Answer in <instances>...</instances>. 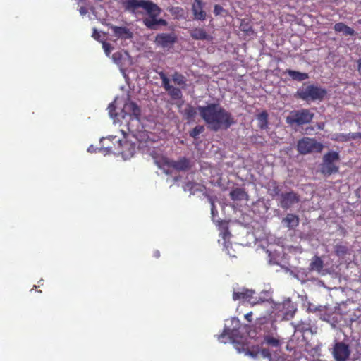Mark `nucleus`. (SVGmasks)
I'll list each match as a JSON object with an SVG mask.
<instances>
[{
  "instance_id": "nucleus-1",
  "label": "nucleus",
  "mask_w": 361,
  "mask_h": 361,
  "mask_svg": "<svg viewBox=\"0 0 361 361\" xmlns=\"http://www.w3.org/2000/svg\"><path fill=\"white\" fill-rule=\"evenodd\" d=\"M197 110L208 128L214 132L221 129L227 130L236 123L231 113L218 103L198 106L197 109L192 106L188 105L185 109L184 114L188 119H191L197 114Z\"/></svg>"
},
{
  "instance_id": "nucleus-2",
  "label": "nucleus",
  "mask_w": 361,
  "mask_h": 361,
  "mask_svg": "<svg viewBox=\"0 0 361 361\" xmlns=\"http://www.w3.org/2000/svg\"><path fill=\"white\" fill-rule=\"evenodd\" d=\"M314 116V113L308 109L293 110L286 116V122L290 126L296 128L310 123Z\"/></svg>"
},
{
  "instance_id": "nucleus-3",
  "label": "nucleus",
  "mask_w": 361,
  "mask_h": 361,
  "mask_svg": "<svg viewBox=\"0 0 361 361\" xmlns=\"http://www.w3.org/2000/svg\"><path fill=\"white\" fill-rule=\"evenodd\" d=\"M326 94L325 89L317 85H308L305 87L298 89L295 94V97L305 101H322Z\"/></svg>"
},
{
  "instance_id": "nucleus-4",
  "label": "nucleus",
  "mask_w": 361,
  "mask_h": 361,
  "mask_svg": "<svg viewBox=\"0 0 361 361\" xmlns=\"http://www.w3.org/2000/svg\"><path fill=\"white\" fill-rule=\"evenodd\" d=\"M340 160L338 152L330 151L326 153L322 158V162L319 166V171L324 176H330L331 174L338 172L339 167L336 162Z\"/></svg>"
},
{
  "instance_id": "nucleus-5",
  "label": "nucleus",
  "mask_w": 361,
  "mask_h": 361,
  "mask_svg": "<svg viewBox=\"0 0 361 361\" xmlns=\"http://www.w3.org/2000/svg\"><path fill=\"white\" fill-rule=\"evenodd\" d=\"M124 10L132 13H138L139 8H142L147 13L153 12V8H157V4L148 0H123L121 1Z\"/></svg>"
},
{
  "instance_id": "nucleus-6",
  "label": "nucleus",
  "mask_w": 361,
  "mask_h": 361,
  "mask_svg": "<svg viewBox=\"0 0 361 361\" xmlns=\"http://www.w3.org/2000/svg\"><path fill=\"white\" fill-rule=\"evenodd\" d=\"M324 148L323 145L314 138L304 137L297 143V150L300 154H307L313 152L319 153Z\"/></svg>"
},
{
  "instance_id": "nucleus-7",
  "label": "nucleus",
  "mask_w": 361,
  "mask_h": 361,
  "mask_svg": "<svg viewBox=\"0 0 361 361\" xmlns=\"http://www.w3.org/2000/svg\"><path fill=\"white\" fill-rule=\"evenodd\" d=\"M255 292L252 290L247 289L245 288H239L238 290H235L233 293V300H243L247 301L252 305L258 304L259 300L263 302L260 298L254 297Z\"/></svg>"
},
{
  "instance_id": "nucleus-8",
  "label": "nucleus",
  "mask_w": 361,
  "mask_h": 361,
  "mask_svg": "<svg viewBox=\"0 0 361 361\" xmlns=\"http://www.w3.org/2000/svg\"><path fill=\"white\" fill-rule=\"evenodd\" d=\"M331 353L336 361H346L351 353L350 346L344 342H336Z\"/></svg>"
},
{
  "instance_id": "nucleus-9",
  "label": "nucleus",
  "mask_w": 361,
  "mask_h": 361,
  "mask_svg": "<svg viewBox=\"0 0 361 361\" xmlns=\"http://www.w3.org/2000/svg\"><path fill=\"white\" fill-rule=\"evenodd\" d=\"M177 36L175 33H159L155 37L154 43L157 47L171 49L177 42Z\"/></svg>"
},
{
  "instance_id": "nucleus-10",
  "label": "nucleus",
  "mask_w": 361,
  "mask_h": 361,
  "mask_svg": "<svg viewBox=\"0 0 361 361\" xmlns=\"http://www.w3.org/2000/svg\"><path fill=\"white\" fill-rule=\"evenodd\" d=\"M252 357L261 356L264 358H268L269 361H300L299 360H290L281 355L272 356L269 350L267 348H259L249 350L247 353Z\"/></svg>"
},
{
  "instance_id": "nucleus-11",
  "label": "nucleus",
  "mask_w": 361,
  "mask_h": 361,
  "mask_svg": "<svg viewBox=\"0 0 361 361\" xmlns=\"http://www.w3.org/2000/svg\"><path fill=\"white\" fill-rule=\"evenodd\" d=\"M300 201V195L293 190H290L281 194L279 205L283 209H288L294 204H298Z\"/></svg>"
},
{
  "instance_id": "nucleus-12",
  "label": "nucleus",
  "mask_w": 361,
  "mask_h": 361,
  "mask_svg": "<svg viewBox=\"0 0 361 361\" xmlns=\"http://www.w3.org/2000/svg\"><path fill=\"white\" fill-rule=\"evenodd\" d=\"M159 75L161 80L162 87L168 92L170 97L174 99H180L183 96L180 89L171 85L170 84L169 79L163 71L159 72Z\"/></svg>"
},
{
  "instance_id": "nucleus-13",
  "label": "nucleus",
  "mask_w": 361,
  "mask_h": 361,
  "mask_svg": "<svg viewBox=\"0 0 361 361\" xmlns=\"http://www.w3.org/2000/svg\"><path fill=\"white\" fill-rule=\"evenodd\" d=\"M232 325L233 326V329L225 326L223 332L219 336L218 339L221 341H224V338L225 336H228L231 340L235 341V338L238 336L239 334V329L240 327V322L239 319L236 318H233L231 319Z\"/></svg>"
},
{
  "instance_id": "nucleus-14",
  "label": "nucleus",
  "mask_w": 361,
  "mask_h": 361,
  "mask_svg": "<svg viewBox=\"0 0 361 361\" xmlns=\"http://www.w3.org/2000/svg\"><path fill=\"white\" fill-rule=\"evenodd\" d=\"M108 26L111 29L114 35L117 39L126 40L130 39L133 37V32L126 27L116 26L111 24H109Z\"/></svg>"
},
{
  "instance_id": "nucleus-15",
  "label": "nucleus",
  "mask_w": 361,
  "mask_h": 361,
  "mask_svg": "<svg viewBox=\"0 0 361 361\" xmlns=\"http://www.w3.org/2000/svg\"><path fill=\"white\" fill-rule=\"evenodd\" d=\"M166 164L168 166L178 171H185L190 168V161L185 157H180L178 160H168Z\"/></svg>"
},
{
  "instance_id": "nucleus-16",
  "label": "nucleus",
  "mask_w": 361,
  "mask_h": 361,
  "mask_svg": "<svg viewBox=\"0 0 361 361\" xmlns=\"http://www.w3.org/2000/svg\"><path fill=\"white\" fill-rule=\"evenodd\" d=\"M190 36L195 40L212 41L213 37L204 27H195L189 31Z\"/></svg>"
},
{
  "instance_id": "nucleus-17",
  "label": "nucleus",
  "mask_w": 361,
  "mask_h": 361,
  "mask_svg": "<svg viewBox=\"0 0 361 361\" xmlns=\"http://www.w3.org/2000/svg\"><path fill=\"white\" fill-rule=\"evenodd\" d=\"M161 12V8L157 5V8H154V11L152 13H147L149 18H146L143 20L144 25L149 29L155 30L156 26L157 25V18L160 15Z\"/></svg>"
},
{
  "instance_id": "nucleus-18",
  "label": "nucleus",
  "mask_w": 361,
  "mask_h": 361,
  "mask_svg": "<svg viewBox=\"0 0 361 361\" xmlns=\"http://www.w3.org/2000/svg\"><path fill=\"white\" fill-rule=\"evenodd\" d=\"M204 4L202 0H195L192 6V11L194 15V19L197 20H204L207 13L203 10Z\"/></svg>"
},
{
  "instance_id": "nucleus-19",
  "label": "nucleus",
  "mask_w": 361,
  "mask_h": 361,
  "mask_svg": "<svg viewBox=\"0 0 361 361\" xmlns=\"http://www.w3.org/2000/svg\"><path fill=\"white\" fill-rule=\"evenodd\" d=\"M282 224L289 230H294L300 224V218L296 214L288 213L286 217L282 219Z\"/></svg>"
},
{
  "instance_id": "nucleus-20",
  "label": "nucleus",
  "mask_w": 361,
  "mask_h": 361,
  "mask_svg": "<svg viewBox=\"0 0 361 361\" xmlns=\"http://www.w3.org/2000/svg\"><path fill=\"white\" fill-rule=\"evenodd\" d=\"M267 189L268 194L273 198L276 197H280L281 194V188L276 180H269L267 184Z\"/></svg>"
},
{
  "instance_id": "nucleus-21",
  "label": "nucleus",
  "mask_w": 361,
  "mask_h": 361,
  "mask_svg": "<svg viewBox=\"0 0 361 361\" xmlns=\"http://www.w3.org/2000/svg\"><path fill=\"white\" fill-rule=\"evenodd\" d=\"M118 142L122 147V149L119 151V153H121L123 157H132L134 154L135 151L134 145L127 141H124L123 143L121 140H119Z\"/></svg>"
},
{
  "instance_id": "nucleus-22",
  "label": "nucleus",
  "mask_w": 361,
  "mask_h": 361,
  "mask_svg": "<svg viewBox=\"0 0 361 361\" xmlns=\"http://www.w3.org/2000/svg\"><path fill=\"white\" fill-rule=\"evenodd\" d=\"M334 29L336 32H343L345 36H354L355 30L343 23H337L334 25Z\"/></svg>"
},
{
  "instance_id": "nucleus-23",
  "label": "nucleus",
  "mask_w": 361,
  "mask_h": 361,
  "mask_svg": "<svg viewBox=\"0 0 361 361\" xmlns=\"http://www.w3.org/2000/svg\"><path fill=\"white\" fill-rule=\"evenodd\" d=\"M285 73L288 74L291 78L292 80L298 82H302L303 80H307L309 78L308 74L306 73H301L290 69H287L285 71Z\"/></svg>"
},
{
  "instance_id": "nucleus-24",
  "label": "nucleus",
  "mask_w": 361,
  "mask_h": 361,
  "mask_svg": "<svg viewBox=\"0 0 361 361\" xmlns=\"http://www.w3.org/2000/svg\"><path fill=\"white\" fill-rule=\"evenodd\" d=\"M324 267V262L318 256H314L310 264L309 269L310 271H317L320 272Z\"/></svg>"
},
{
  "instance_id": "nucleus-25",
  "label": "nucleus",
  "mask_w": 361,
  "mask_h": 361,
  "mask_svg": "<svg viewBox=\"0 0 361 361\" xmlns=\"http://www.w3.org/2000/svg\"><path fill=\"white\" fill-rule=\"evenodd\" d=\"M247 196V194L244 189L236 188L232 190L230 192V197L231 200L234 201L242 200Z\"/></svg>"
},
{
  "instance_id": "nucleus-26",
  "label": "nucleus",
  "mask_w": 361,
  "mask_h": 361,
  "mask_svg": "<svg viewBox=\"0 0 361 361\" xmlns=\"http://www.w3.org/2000/svg\"><path fill=\"white\" fill-rule=\"evenodd\" d=\"M172 80L175 84L179 85L182 88H185L186 86L187 79L181 73L176 71L172 75Z\"/></svg>"
},
{
  "instance_id": "nucleus-27",
  "label": "nucleus",
  "mask_w": 361,
  "mask_h": 361,
  "mask_svg": "<svg viewBox=\"0 0 361 361\" xmlns=\"http://www.w3.org/2000/svg\"><path fill=\"white\" fill-rule=\"evenodd\" d=\"M334 252L338 257H344L349 252V248L347 243H337L334 246Z\"/></svg>"
},
{
  "instance_id": "nucleus-28",
  "label": "nucleus",
  "mask_w": 361,
  "mask_h": 361,
  "mask_svg": "<svg viewBox=\"0 0 361 361\" xmlns=\"http://www.w3.org/2000/svg\"><path fill=\"white\" fill-rule=\"evenodd\" d=\"M125 109L136 118H138L139 116L140 115V109L139 106L136 104V103L133 102L126 103L125 105Z\"/></svg>"
},
{
  "instance_id": "nucleus-29",
  "label": "nucleus",
  "mask_w": 361,
  "mask_h": 361,
  "mask_svg": "<svg viewBox=\"0 0 361 361\" xmlns=\"http://www.w3.org/2000/svg\"><path fill=\"white\" fill-rule=\"evenodd\" d=\"M258 126L264 130L268 127V114L266 111H263L257 115Z\"/></svg>"
},
{
  "instance_id": "nucleus-30",
  "label": "nucleus",
  "mask_w": 361,
  "mask_h": 361,
  "mask_svg": "<svg viewBox=\"0 0 361 361\" xmlns=\"http://www.w3.org/2000/svg\"><path fill=\"white\" fill-rule=\"evenodd\" d=\"M264 343L267 344L268 345L276 348L280 347L281 345V342L279 338L273 337L269 335L264 336Z\"/></svg>"
},
{
  "instance_id": "nucleus-31",
  "label": "nucleus",
  "mask_w": 361,
  "mask_h": 361,
  "mask_svg": "<svg viewBox=\"0 0 361 361\" xmlns=\"http://www.w3.org/2000/svg\"><path fill=\"white\" fill-rule=\"evenodd\" d=\"M240 30L247 35H252L254 33L252 25L245 20H242L240 25Z\"/></svg>"
},
{
  "instance_id": "nucleus-32",
  "label": "nucleus",
  "mask_w": 361,
  "mask_h": 361,
  "mask_svg": "<svg viewBox=\"0 0 361 361\" xmlns=\"http://www.w3.org/2000/svg\"><path fill=\"white\" fill-rule=\"evenodd\" d=\"M295 331H299L300 333H305L310 330V324L301 322L295 324Z\"/></svg>"
},
{
  "instance_id": "nucleus-33",
  "label": "nucleus",
  "mask_w": 361,
  "mask_h": 361,
  "mask_svg": "<svg viewBox=\"0 0 361 361\" xmlns=\"http://www.w3.org/2000/svg\"><path fill=\"white\" fill-rule=\"evenodd\" d=\"M204 130V127L203 126H197L190 132V136L193 138H197Z\"/></svg>"
},
{
  "instance_id": "nucleus-34",
  "label": "nucleus",
  "mask_w": 361,
  "mask_h": 361,
  "mask_svg": "<svg viewBox=\"0 0 361 361\" xmlns=\"http://www.w3.org/2000/svg\"><path fill=\"white\" fill-rule=\"evenodd\" d=\"M107 109L109 111V114L111 118H115L117 117L118 114L116 112V106H115L114 103L109 104Z\"/></svg>"
},
{
  "instance_id": "nucleus-35",
  "label": "nucleus",
  "mask_w": 361,
  "mask_h": 361,
  "mask_svg": "<svg viewBox=\"0 0 361 361\" xmlns=\"http://www.w3.org/2000/svg\"><path fill=\"white\" fill-rule=\"evenodd\" d=\"M289 307H290V309L288 311H286V312H284V316H283L284 319H286L287 320L291 319L293 317L295 312L296 310V309L294 308V307L293 305L289 306Z\"/></svg>"
},
{
  "instance_id": "nucleus-36",
  "label": "nucleus",
  "mask_w": 361,
  "mask_h": 361,
  "mask_svg": "<svg viewBox=\"0 0 361 361\" xmlns=\"http://www.w3.org/2000/svg\"><path fill=\"white\" fill-rule=\"evenodd\" d=\"M102 48L104 49V52L107 56H109L113 49V47L110 43L103 42H102Z\"/></svg>"
},
{
  "instance_id": "nucleus-37",
  "label": "nucleus",
  "mask_w": 361,
  "mask_h": 361,
  "mask_svg": "<svg viewBox=\"0 0 361 361\" xmlns=\"http://www.w3.org/2000/svg\"><path fill=\"white\" fill-rule=\"evenodd\" d=\"M257 324L260 325H270L271 326H274V322L272 321H268L266 319L265 317L264 318H259L257 319Z\"/></svg>"
},
{
  "instance_id": "nucleus-38",
  "label": "nucleus",
  "mask_w": 361,
  "mask_h": 361,
  "mask_svg": "<svg viewBox=\"0 0 361 361\" xmlns=\"http://www.w3.org/2000/svg\"><path fill=\"white\" fill-rule=\"evenodd\" d=\"M224 11V8L222 6L218 5V4H216L214 6V13L215 16H219L220 15L222 11Z\"/></svg>"
},
{
  "instance_id": "nucleus-39",
  "label": "nucleus",
  "mask_w": 361,
  "mask_h": 361,
  "mask_svg": "<svg viewBox=\"0 0 361 361\" xmlns=\"http://www.w3.org/2000/svg\"><path fill=\"white\" fill-rule=\"evenodd\" d=\"M211 214L213 217H214L218 214L214 202L212 200H211Z\"/></svg>"
},
{
  "instance_id": "nucleus-40",
  "label": "nucleus",
  "mask_w": 361,
  "mask_h": 361,
  "mask_svg": "<svg viewBox=\"0 0 361 361\" xmlns=\"http://www.w3.org/2000/svg\"><path fill=\"white\" fill-rule=\"evenodd\" d=\"M350 140L361 139L360 132L349 133Z\"/></svg>"
},
{
  "instance_id": "nucleus-41",
  "label": "nucleus",
  "mask_w": 361,
  "mask_h": 361,
  "mask_svg": "<svg viewBox=\"0 0 361 361\" xmlns=\"http://www.w3.org/2000/svg\"><path fill=\"white\" fill-rule=\"evenodd\" d=\"M198 184L195 183V182H192V181H189L186 184H185V187L187 188H188L189 190H193L196 186H197Z\"/></svg>"
},
{
  "instance_id": "nucleus-42",
  "label": "nucleus",
  "mask_w": 361,
  "mask_h": 361,
  "mask_svg": "<svg viewBox=\"0 0 361 361\" xmlns=\"http://www.w3.org/2000/svg\"><path fill=\"white\" fill-rule=\"evenodd\" d=\"M92 37L94 39H96V40H97V41H99V38H100V37H101V35H100V33L97 30V29H96V28H94V29H93V33H92Z\"/></svg>"
},
{
  "instance_id": "nucleus-43",
  "label": "nucleus",
  "mask_w": 361,
  "mask_h": 361,
  "mask_svg": "<svg viewBox=\"0 0 361 361\" xmlns=\"http://www.w3.org/2000/svg\"><path fill=\"white\" fill-rule=\"evenodd\" d=\"M338 139L341 141H348L350 140V135H349V134H348V135L340 134V135H338Z\"/></svg>"
},
{
  "instance_id": "nucleus-44",
  "label": "nucleus",
  "mask_w": 361,
  "mask_h": 361,
  "mask_svg": "<svg viewBox=\"0 0 361 361\" xmlns=\"http://www.w3.org/2000/svg\"><path fill=\"white\" fill-rule=\"evenodd\" d=\"M171 12L172 14H179L180 13H183V10L180 7H173L171 8Z\"/></svg>"
},
{
  "instance_id": "nucleus-45",
  "label": "nucleus",
  "mask_w": 361,
  "mask_h": 361,
  "mask_svg": "<svg viewBox=\"0 0 361 361\" xmlns=\"http://www.w3.org/2000/svg\"><path fill=\"white\" fill-rule=\"evenodd\" d=\"M167 25V22L166 20L164 19H162V18H159V19H157V25Z\"/></svg>"
},
{
  "instance_id": "nucleus-46",
  "label": "nucleus",
  "mask_w": 361,
  "mask_h": 361,
  "mask_svg": "<svg viewBox=\"0 0 361 361\" xmlns=\"http://www.w3.org/2000/svg\"><path fill=\"white\" fill-rule=\"evenodd\" d=\"M252 312H250L247 313L245 315V319L246 320H247L248 322H251L252 321Z\"/></svg>"
},
{
  "instance_id": "nucleus-47",
  "label": "nucleus",
  "mask_w": 361,
  "mask_h": 361,
  "mask_svg": "<svg viewBox=\"0 0 361 361\" xmlns=\"http://www.w3.org/2000/svg\"><path fill=\"white\" fill-rule=\"evenodd\" d=\"M79 11H80V13L82 16L85 15L87 13V8L84 6L80 7L79 9Z\"/></svg>"
},
{
  "instance_id": "nucleus-48",
  "label": "nucleus",
  "mask_w": 361,
  "mask_h": 361,
  "mask_svg": "<svg viewBox=\"0 0 361 361\" xmlns=\"http://www.w3.org/2000/svg\"><path fill=\"white\" fill-rule=\"evenodd\" d=\"M153 257L158 259L160 257V252L157 250H154L152 254Z\"/></svg>"
},
{
  "instance_id": "nucleus-49",
  "label": "nucleus",
  "mask_w": 361,
  "mask_h": 361,
  "mask_svg": "<svg viewBox=\"0 0 361 361\" xmlns=\"http://www.w3.org/2000/svg\"><path fill=\"white\" fill-rule=\"evenodd\" d=\"M121 56L120 52H116L113 54V59L116 61L117 59H119Z\"/></svg>"
},
{
  "instance_id": "nucleus-50",
  "label": "nucleus",
  "mask_w": 361,
  "mask_h": 361,
  "mask_svg": "<svg viewBox=\"0 0 361 361\" xmlns=\"http://www.w3.org/2000/svg\"><path fill=\"white\" fill-rule=\"evenodd\" d=\"M357 71L361 74V58L357 60Z\"/></svg>"
},
{
  "instance_id": "nucleus-51",
  "label": "nucleus",
  "mask_w": 361,
  "mask_h": 361,
  "mask_svg": "<svg viewBox=\"0 0 361 361\" xmlns=\"http://www.w3.org/2000/svg\"><path fill=\"white\" fill-rule=\"evenodd\" d=\"M259 328H260V329H262V328H261V326H262V325H260V324H259ZM263 326H264V328H266V326H267V325H263Z\"/></svg>"
}]
</instances>
